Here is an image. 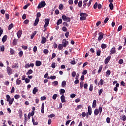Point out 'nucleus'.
I'll return each mask as SVG.
<instances>
[{
    "label": "nucleus",
    "instance_id": "nucleus-51",
    "mask_svg": "<svg viewBox=\"0 0 126 126\" xmlns=\"http://www.w3.org/2000/svg\"><path fill=\"white\" fill-rule=\"evenodd\" d=\"M14 98L15 99H19V98H20V96L18 94H15L14 95Z\"/></svg>",
    "mask_w": 126,
    "mask_h": 126
},
{
    "label": "nucleus",
    "instance_id": "nucleus-36",
    "mask_svg": "<svg viewBox=\"0 0 126 126\" xmlns=\"http://www.w3.org/2000/svg\"><path fill=\"white\" fill-rule=\"evenodd\" d=\"M122 121H123V122H126V115H122Z\"/></svg>",
    "mask_w": 126,
    "mask_h": 126
},
{
    "label": "nucleus",
    "instance_id": "nucleus-58",
    "mask_svg": "<svg viewBox=\"0 0 126 126\" xmlns=\"http://www.w3.org/2000/svg\"><path fill=\"white\" fill-rule=\"evenodd\" d=\"M41 16V13L38 12L36 14V18H39Z\"/></svg>",
    "mask_w": 126,
    "mask_h": 126
},
{
    "label": "nucleus",
    "instance_id": "nucleus-42",
    "mask_svg": "<svg viewBox=\"0 0 126 126\" xmlns=\"http://www.w3.org/2000/svg\"><path fill=\"white\" fill-rule=\"evenodd\" d=\"M51 67H52V68H56V63H52Z\"/></svg>",
    "mask_w": 126,
    "mask_h": 126
},
{
    "label": "nucleus",
    "instance_id": "nucleus-12",
    "mask_svg": "<svg viewBox=\"0 0 126 126\" xmlns=\"http://www.w3.org/2000/svg\"><path fill=\"white\" fill-rule=\"evenodd\" d=\"M88 111L89 115H92V108H91V106H88Z\"/></svg>",
    "mask_w": 126,
    "mask_h": 126
},
{
    "label": "nucleus",
    "instance_id": "nucleus-37",
    "mask_svg": "<svg viewBox=\"0 0 126 126\" xmlns=\"http://www.w3.org/2000/svg\"><path fill=\"white\" fill-rule=\"evenodd\" d=\"M52 84H54V86H57V85L59 84V82H58L57 81H55L52 82Z\"/></svg>",
    "mask_w": 126,
    "mask_h": 126
},
{
    "label": "nucleus",
    "instance_id": "nucleus-39",
    "mask_svg": "<svg viewBox=\"0 0 126 126\" xmlns=\"http://www.w3.org/2000/svg\"><path fill=\"white\" fill-rule=\"evenodd\" d=\"M78 5L79 6V7H81V6H82V1L80 0L79 1L78 3Z\"/></svg>",
    "mask_w": 126,
    "mask_h": 126
},
{
    "label": "nucleus",
    "instance_id": "nucleus-16",
    "mask_svg": "<svg viewBox=\"0 0 126 126\" xmlns=\"http://www.w3.org/2000/svg\"><path fill=\"white\" fill-rule=\"evenodd\" d=\"M6 39H7V35H5L2 38V42L3 43H4L6 41Z\"/></svg>",
    "mask_w": 126,
    "mask_h": 126
},
{
    "label": "nucleus",
    "instance_id": "nucleus-64",
    "mask_svg": "<svg viewBox=\"0 0 126 126\" xmlns=\"http://www.w3.org/2000/svg\"><path fill=\"white\" fill-rule=\"evenodd\" d=\"M22 19H26V14H24L23 16H22Z\"/></svg>",
    "mask_w": 126,
    "mask_h": 126
},
{
    "label": "nucleus",
    "instance_id": "nucleus-28",
    "mask_svg": "<svg viewBox=\"0 0 126 126\" xmlns=\"http://www.w3.org/2000/svg\"><path fill=\"white\" fill-rule=\"evenodd\" d=\"M37 92H38V89L34 88L32 91V93L33 94H36V93H37Z\"/></svg>",
    "mask_w": 126,
    "mask_h": 126
},
{
    "label": "nucleus",
    "instance_id": "nucleus-24",
    "mask_svg": "<svg viewBox=\"0 0 126 126\" xmlns=\"http://www.w3.org/2000/svg\"><path fill=\"white\" fill-rule=\"evenodd\" d=\"M19 116L20 119H21V118L22 117V110L21 109H19Z\"/></svg>",
    "mask_w": 126,
    "mask_h": 126
},
{
    "label": "nucleus",
    "instance_id": "nucleus-48",
    "mask_svg": "<svg viewBox=\"0 0 126 126\" xmlns=\"http://www.w3.org/2000/svg\"><path fill=\"white\" fill-rule=\"evenodd\" d=\"M62 30L63 31V32H66V31H67V29H66L65 27H63L62 28Z\"/></svg>",
    "mask_w": 126,
    "mask_h": 126
},
{
    "label": "nucleus",
    "instance_id": "nucleus-18",
    "mask_svg": "<svg viewBox=\"0 0 126 126\" xmlns=\"http://www.w3.org/2000/svg\"><path fill=\"white\" fill-rule=\"evenodd\" d=\"M62 23H63V20H62V19H60L57 22L56 24L57 26H59L60 25V24H62Z\"/></svg>",
    "mask_w": 126,
    "mask_h": 126
},
{
    "label": "nucleus",
    "instance_id": "nucleus-49",
    "mask_svg": "<svg viewBox=\"0 0 126 126\" xmlns=\"http://www.w3.org/2000/svg\"><path fill=\"white\" fill-rule=\"evenodd\" d=\"M122 29H123V26H120L118 29V32H120V31H121Z\"/></svg>",
    "mask_w": 126,
    "mask_h": 126
},
{
    "label": "nucleus",
    "instance_id": "nucleus-14",
    "mask_svg": "<svg viewBox=\"0 0 126 126\" xmlns=\"http://www.w3.org/2000/svg\"><path fill=\"white\" fill-rule=\"evenodd\" d=\"M21 35H22V31H18L17 32V37L18 38V39H19L20 38V37H21Z\"/></svg>",
    "mask_w": 126,
    "mask_h": 126
},
{
    "label": "nucleus",
    "instance_id": "nucleus-8",
    "mask_svg": "<svg viewBox=\"0 0 126 126\" xmlns=\"http://www.w3.org/2000/svg\"><path fill=\"white\" fill-rule=\"evenodd\" d=\"M61 99L62 103H65V102H66L65 96H64V95H62L61 96Z\"/></svg>",
    "mask_w": 126,
    "mask_h": 126
},
{
    "label": "nucleus",
    "instance_id": "nucleus-63",
    "mask_svg": "<svg viewBox=\"0 0 126 126\" xmlns=\"http://www.w3.org/2000/svg\"><path fill=\"white\" fill-rule=\"evenodd\" d=\"M33 50L34 53H36L37 52V46H34Z\"/></svg>",
    "mask_w": 126,
    "mask_h": 126
},
{
    "label": "nucleus",
    "instance_id": "nucleus-50",
    "mask_svg": "<svg viewBox=\"0 0 126 126\" xmlns=\"http://www.w3.org/2000/svg\"><path fill=\"white\" fill-rule=\"evenodd\" d=\"M89 90L91 92L93 90V85H92V84L90 85Z\"/></svg>",
    "mask_w": 126,
    "mask_h": 126
},
{
    "label": "nucleus",
    "instance_id": "nucleus-3",
    "mask_svg": "<svg viewBox=\"0 0 126 126\" xmlns=\"http://www.w3.org/2000/svg\"><path fill=\"white\" fill-rule=\"evenodd\" d=\"M80 20H86V17L88 16V15L85 13H81L80 14Z\"/></svg>",
    "mask_w": 126,
    "mask_h": 126
},
{
    "label": "nucleus",
    "instance_id": "nucleus-31",
    "mask_svg": "<svg viewBox=\"0 0 126 126\" xmlns=\"http://www.w3.org/2000/svg\"><path fill=\"white\" fill-rule=\"evenodd\" d=\"M13 28V24H10L8 26V30H11V29H12Z\"/></svg>",
    "mask_w": 126,
    "mask_h": 126
},
{
    "label": "nucleus",
    "instance_id": "nucleus-56",
    "mask_svg": "<svg viewBox=\"0 0 126 126\" xmlns=\"http://www.w3.org/2000/svg\"><path fill=\"white\" fill-rule=\"evenodd\" d=\"M6 99H7V102H8V101H9V100H10V96H9V95L7 94V95H6Z\"/></svg>",
    "mask_w": 126,
    "mask_h": 126
},
{
    "label": "nucleus",
    "instance_id": "nucleus-13",
    "mask_svg": "<svg viewBox=\"0 0 126 126\" xmlns=\"http://www.w3.org/2000/svg\"><path fill=\"white\" fill-rule=\"evenodd\" d=\"M40 20V19L39 18H36L34 23V26H37L38 25V23H39V21Z\"/></svg>",
    "mask_w": 126,
    "mask_h": 126
},
{
    "label": "nucleus",
    "instance_id": "nucleus-57",
    "mask_svg": "<svg viewBox=\"0 0 126 126\" xmlns=\"http://www.w3.org/2000/svg\"><path fill=\"white\" fill-rule=\"evenodd\" d=\"M40 99L41 100H42L43 101H44L47 99V97H46V96H41Z\"/></svg>",
    "mask_w": 126,
    "mask_h": 126
},
{
    "label": "nucleus",
    "instance_id": "nucleus-59",
    "mask_svg": "<svg viewBox=\"0 0 126 126\" xmlns=\"http://www.w3.org/2000/svg\"><path fill=\"white\" fill-rule=\"evenodd\" d=\"M29 23V20H26L24 21V24H28Z\"/></svg>",
    "mask_w": 126,
    "mask_h": 126
},
{
    "label": "nucleus",
    "instance_id": "nucleus-55",
    "mask_svg": "<svg viewBox=\"0 0 126 126\" xmlns=\"http://www.w3.org/2000/svg\"><path fill=\"white\" fill-rule=\"evenodd\" d=\"M97 6H98V3L97 2H95L94 3V9H96V8H97Z\"/></svg>",
    "mask_w": 126,
    "mask_h": 126
},
{
    "label": "nucleus",
    "instance_id": "nucleus-19",
    "mask_svg": "<svg viewBox=\"0 0 126 126\" xmlns=\"http://www.w3.org/2000/svg\"><path fill=\"white\" fill-rule=\"evenodd\" d=\"M18 63H15L14 65H12V68H18Z\"/></svg>",
    "mask_w": 126,
    "mask_h": 126
},
{
    "label": "nucleus",
    "instance_id": "nucleus-35",
    "mask_svg": "<svg viewBox=\"0 0 126 126\" xmlns=\"http://www.w3.org/2000/svg\"><path fill=\"white\" fill-rule=\"evenodd\" d=\"M100 55H101V50H97L96 51V56L99 57V56H100Z\"/></svg>",
    "mask_w": 126,
    "mask_h": 126
},
{
    "label": "nucleus",
    "instance_id": "nucleus-23",
    "mask_svg": "<svg viewBox=\"0 0 126 126\" xmlns=\"http://www.w3.org/2000/svg\"><path fill=\"white\" fill-rule=\"evenodd\" d=\"M16 82L17 85H19L20 84H21L22 81H21V80H19V79H17L16 80Z\"/></svg>",
    "mask_w": 126,
    "mask_h": 126
},
{
    "label": "nucleus",
    "instance_id": "nucleus-1",
    "mask_svg": "<svg viewBox=\"0 0 126 126\" xmlns=\"http://www.w3.org/2000/svg\"><path fill=\"white\" fill-rule=\"evenodd\" d=\"M102 111H103V108L101 106H99L98 109H95L94 111V114L95 116H98L99 115V113L100 115H101V113H102Z\"/></svg>",
    "mask_w": 126,
    "mask_h": 126
},
{
    "label": "nucleus",
    "instance_id": "nucleus-10",
    "mask_svg": "<svg viewBox=\"0 0 126 126\" xmlns=\"http://www.w3.org/2000/svg\"><path fill=\"white\" fill-rule=\"evenodd\" d=\"M35 65L36 66H40V65H42V62L40 61H36L35 62Z\"/></svg>",
    "mask_w": 126,
    "mask_h": 126
},
{
    "label": "nucleus",
    "instance_id": "nucleus-54",
    "mask_svg": "<svg viewBox=\"0 0 126 126\" xmlns=\"http://www.w3.org/2000/svg\"><path fill=\"white\" fill-rule=\"evenodd\" d=\"M110 122L111 121H110V118L107 117L106 118V122L107 123V124H110Z\"/></svg>",
    "mask_w": 126,
    "mask_h": 126
},
{
    "label": "nucleus",
    "instance_id": "nucleus-2",
    "mask_svg": "<svg viewBox=\"0 0 126 126\" xmlns=\"http://www.w3.org/2000/svg\"><path fill=\"white\" fill-rule=\"evenodd\" d=\"M46 6V2L45 1H41L39 4L37 8L40 9V8H43Z\"/></svg>",
    "mask_w": 126,
    "mask_h": 126
},
{
    "label": "nucleus",
    "instance_id": "nucleus-4",
    "mask_svg": "<svg viewBox=\"0 0 126 126\" xmlns=\"http://www.w3.org/2000/svg\"><path fill=\"white\" fill-rule=\"evenodd\" d=\"M6 69L8 75H11V74H12V69L9 66H7Z\"/></svg>",
    "mask_w": 126,
    "mask_h": 126
},
{
    "label": "nucleus",
    "instance_id": "nucleus-60",
    "mask_svg": "<svg viewBox=\"0 0 126 126\" xmlns=\"http://www.w3.org/2000/svg\"><path fill=\"white\" fill-rule=\"evenodd\" d=\"M22 49H23L24 50H27V49H28V47L26 46H25V45L22 46Z\"/></svg>",
    "mask_w": 126,
    "mask_h": 126
},
{
    "label": "nucleus",
    "instance_id": "nucleus-20",
    "mask_svg": "<svg viewBox=\"0 0 126 126\" xmlns=\"http://www.w3.org/2000/svg\"><path fill=\"white\" fill-rule=\"evenodd\" d=\"M65 93V90L64 89H61L60 90V95H63L64 93Z\"/></svg>",
    "mask_w": 126,
    "mask_h": 126
},
{
    "label": "nucleus",
    "instance_id": "nucleus-41",
    "mask_svg": "<svg viewBox=\"0 0 126 126\" xmlns=\"http://www.w3.org/2000/svg\"><path fill=\"white\" fill-rule=\"evenodd\" d=\"M103 91H104V90H103L102 89H101L98 91V95H99V96H100V95H101L102 94V93H103Z\"/></svg>",
    "mask_w": 126,
    "mask_h": 126
},
{
    "label": "nucleus",
    "instance_id": "nucleus-29",
    "mask_svg": "<svg viewBox=\"0 0 126 126\" xmlns=\"http://www.w3.org/2000/svg\"><path fill=\"white\" fill-rule=\"evenodd\" d=\"M13 45H14V46H16L17 45V39H14L13 41Z\"/></svg>",
    "mask_w": 126,
    "mask_h": 126
},
{
    "label": "nucleus",
    "instance_id": "nucleus-46",
    "mask_svg": "<svg viewBox=\"0 0 126 126\" xmlns=\"http://www.w3.org/2000/svg\"><path fill=\"white\" fill-rule=\"evenodd\" d=\"M43 53L44 54H49V50L47 49H44Z\"/></svg>",
    "mask_w": 126,
    "mask_h": 126
},
{
    "label": "nucleus",
    "instance_id": "nucleus-62",
    "mask_svg": "<svg viewBox=\"0 0 126 126\" xmlns=\"http://www.w3.org/2000/svg\"><path fill=\"white\" fill-rule=\"evenodd\" d=\"M25 82H26V83H29V82H30V79H29L28 78H26Z\"/></svg>",
    "mask_w": 126,
    "mask_h": 126
},
{
    "label": "nucleus",
    "instance_id": "nucleus-34",
    "mask_svg": "<svg viewBox=\"0 0 126 126\" xmlns=\"http://www.w3.org/2000/svg\"><path fill=\"white\" fill-rule=\"evenodd\" d=\"M59 8L60 10H63V4H60Z\"/></svg>",
    "mask_w": 126,
    "mask_h": 126
},
{
    "label": "nucleus",
    "instance_id": "nucleus-11",
    "mask_svg": "<svg viewBox=\"0 0 126 126\" xmlns=\"http://www.w3.org/2000/svg\"><path fill=\"white\" fill-rule=\"evenodd\" d=\"M96 104H97V101H96V100H94L93 102L92 108L93 109H95V108H96Z\"/></svg>",
    "mask_w": 126,
    "mask_h": 126
},
{
    "label": "nucleus",
    "instance_id": "nucleus-32",
    "mask_svg": "<svg viewBox=\"0 0 126 126\" xmlns=\"http://www.w3.org/2000/svg\"><path fill=\"white\" fill-rule=\"evenodd\" d=\"M65 85H66V82L65 81H63L62 83V87H65Z\"/></svg>",
    "mask_w": 126,
    "mask_h": 126
},
{
    "label": "nucleus",
    "instance_id": "nucleus-5",
    "mask_svg": "<svg viewBox=\"0 0 126 126\" xmlns=\"http://www.w3.org/2000/svg\"><path fill=\"white\" fill-rule=\"evenodd\" d=\"M104 33H103V32H100L98 33V41L99 42H100V41H101L102 40V39H103V37L104 36Z\"/></svg>",
    "mask_w": 126,
    "mask_h": 126
},
{
    "label": "nucleus",
    "instance_id": "nucleus-9",
    "mask_svg": "<svg viewBox=\"0 0 126 126\" xmlns=\"http://www.w3.org/2000/svg\"><path fill=\"white\" fill-rule=\"evenodd\" d=\"M41 39H42L41 41V44H45V43L47 42V38H46V37L42 36L41 37Z\"/></svg>",
    "mask_w": 126,
    "mask_h": 126
},
{
    "label": "nucleus",
    "instance_id": "nucleus-6",
    "mask_svg": "<svg viewBox=\"0 0 126 126\" xmlns=\"http://www.w3.org/2000/svg\"><path fill=\"white\" fill-rule=\"evenodd\" d=\"M111 60V56H109L108 57H107L105 61H104V63L105 64H108L109 63V62H110V60Z\"/></svg>",
    "mask_w": 126,
    "mask_h": 126
},
{
    "label": "nucleus",
    "instance_id": "nucleus-43",
    "mask_svg": "<svg viewBox=\"0 0 126 126\" xmlns=\"http://www.w3.org/2000/svg\"><path fill=\"white\" fill-rule=\"evenodd\" d=\"M19 56L20 58L22 57V56H23V51H21L19 52Z\"/></svg>",
    "mask_w": 126,
    "mask_h": 126
},
{
    "label": "nucleus",
    "instance_id": "nucleus-21",
    "mask_svg": "<svg viewBox=\"0 0 126 126\" xmlns=\"http://www.w3.org/2000/svg\"><path fill=\"white\" fill-rule=\"evenodd\" d=\"M33 73V70L32 69H30L28 70L27 73V75H30V74H32Z\"/></svg>",
    "mask_w": 126,
    "mask_h": 126
},
{
    "label": "nucleus",
    "instance_id": "nucleus-38",
    "mask_svg": "<svg viewBox=\"0 0 126 126\" xmlns=\"http://www.w3.org/2000/svg\"><path fill=\"white\" fill-rule=\"evenodd\" d=\"M102 49H106L107 48V45L104 43H102L101 46Z\"/></svg>",
    "mask_w": 126,
    "mask_h": 126
},
{
    "label": "nucleus",
    "instance_id": "nucleus-15",
    "mask_svg": "<svg viewBox=\"0 0 126 126\" xmlns=\"http://www.w3.org/2000/svg\"><path fill=\"white\" fill-rule=\"evenodd\" d=\"M110 53L113 55V54H116V47H114L110 50Z\"/></svg>",
    "mask_w": 126,
    "mask_h": 126
},
{
    "label": "nucleus",
    "instance_id": "nucleus-17",
    "mask_svg": "<svg viewBox=\"0 0 126 126\" xmlns=\"http://www.w3.org/2000/svg\"><path fill=\"white\" fill-rule=\"evenodd\" d=\"M45 108V104L44 102L42 103L41 105V113L42 114H44V108Z\"/></svg>",
    "mask_w": 126,
    "mask_h": 126
},
{
    "label": "nucleus",
    "instance_id": "nucleus-22",
    "mask_svg": "<svg viewBox=\"0 0 126 126\" xmlns=\"http://www.w3.org/2000/svg\"><path fill=\"white\" fill-rule=\"evenodd\" d=\"M32 124L33 125V126H37L38 125V122H35V120H34V118H32Z\"/></svg>",
    "mask_w": 126,
    "mask_h": 126
},
{
    "label": "nucleus",
    "instance_id": "nucleus-25",
    "mask_svg": "<svg viewBox=\"0 0 126 126\" xmlns=\"http://www.w3.org/2000/svg\"><path fill=\"white\" fill-rule=\"evenodd\" d=\"M44 22L45 24L49 25V23H50V19H45Z\"/></svg>",
    "mask_w": 126,
    "mask_h": 126
},
{
    "label": "nucleus",
    "instance_id": "nucleus-27",
    "mask_svg": "<svg viewBox=\"0 0 126 126\" xmlns=\"http://www.w3.org/2000/svg\"><path fill=\"white\" fill-rule=\"evenodd\" d=\"M13 101H14V98H12L11 99H10L8 102H9V105H12V103H13Z\"/></svg>",
    "mask_w": 126,
    "mask_h": 126
},
{
    "label": "nucleus",
    "instance_id": "nucleus-45",
    "mask_svg": "<svg viewBox=\"0 0 126 126\" xmlns=\"http://www.w3.org/2000/svg\"><path fill=\"white\" fill-rule=\"evenodd\" d=\"M63 46L62 44H59L58 46V49L59 50H63Z\"/></svg>",
    "mask_w": 126,
    "mask_h": 126
},
{
    "label": "nucleus",
    "instance_id": "nucleus-52",
    "mask_svg": "<svg viewBox=\"0 0 126 126\" xmlns=\"http://www.w3.org/2000/svg\"><path fill=\"white\" fill-rule=\"evenodd\" d=\"M108 21H109V18L107 17L105 19V20L104 21V23H105V24H106V23H107L108 22Z\"/></svg>",
    "mask_w": 126,
    "mask_h": 126
},
{
    "label": "nucleus",
    "instance_id": "nucleus-40",
    "mask_svg": "<svg viewBox=\"0 0 126 126\" xmlns=\"http://www.w3.org/2000/svg\"><path fill=\"white\" fill-rule=\"evenodd\" d=\"M57 97H58V94H54L52 96V99H53V100H56L57 99Z\"/></svg>",
    "mask_w": 126,
    "mask_h": 126
},
{
    "label": "nucleus",
    "instance_id": "nucleus-7",
    "mask_svg": "<svg viewBox=\"0 0 126 126\" xmlns=\"http://www.w3.org/2000/svg\"><path fill=\"white\" fill-rule=\"evenodd\" d=\"M62 44L63 47H66V45H68V41H66V39H63Z\"/></svg>",
    "mask_w": 126,
    "mask_h": 126
},
{
    "label": "nucleus",
    "instance_id": "nucleus-53",
    "mask_svg": "<svg viewBox=\"0 0 126 126\" xmlns=\"http://www.w3.org/2000/svg\"><path fill=\"white\" fill-rule=\"evenodd\" d=\"M10 52L12 55H14V50L13 49L10 48Z\"/></svg>",
    "mask_w": 126,
    "mask_h": 126
},
{
    "label": "nucleus",
    "instance_id": "nucleus-26",
    "mask_svg": "<svg viewBox=\"0 0 126 126\" xmlns=\"http://www.w3.org/2000/svg\"><path fill=\"white\" fill-rule=\"evenodd\" d=\"M102 69H103V65H100L98 70L97 71L98 73H100L101 72V71H102Z\"/></svg>",
    "mask_w": 126,
    "mask_h": 126
},
{
    "label": "nucleus",
    "instance_id": "nucleus-33",
    "mask_svg": "<svg viewBox=\"0 0 126 126\" xmlns=\"http://www.w3.org/2000/svg\"><path fill=\"white\" fill-rule=\"evenodd\" d=\"M62 18L63 20V21H65V20H66V19L67 18V17H66V16H65V15H63L62 17Z\"/></svg>",
    "mask_w": 126,
    "mask_h": 126
},
{
    "label": "nucleus",
    "instance_id": "nucleus-61",
    "mask_svg": "<svg viewBox=\"0 0 126 126\" xmlns=\"http://www.w3.org/2000/svg\"><path fill=\"white\" fill-rule=\"evenodd\" d=\"M48 118H54L55 117V114H52L48 116Z\"/></svg>",
    "mask_w": 126,
    "mask_h": 126
},
{
    "label": "nucleus",
    "instance_id": "nucleus-47",
    "mask_svg": "<svg viewBox=\"0 0 126 126\" xmlns=\"http://www.w3.org/2000/svg\"><path fill=\"white\" fill-rule=\"evenodd\" d=\"M0 51L1 52H4V46L3 45L0 46Z\"/></svg>",
    "mask_w": 126,
    "mask_h": 126
},
{
    "label": "nucleus",
    "instance_id": "nucleus-30",
    "mask_svg": "<svg viewBox=\"0 0 126 126\" xmlns=\"http://www.w3.org/2000/svg\"><path fill=\"white\" fill-rule=\"evenodd\" d=\"M109 7L111 10H113V9H114V5L113 4V3H110L109 4Z\"/></svg>",
    "mask_w": 126,
    "mask_h": 126
},
{
    "label": "nucleus",
    "instance_id": "nucleus-44",
    "mask_svg": "<svg viewBox=\"0 0 126 126\" xmlns=\"http://www.w3.org/2000/svg\"><path fill=\"white\" fill-rule=\"evenodd\" d=\"M119 64H123L124 63V60L123 59L119 60L118 62Z\"/></svg>",
    "mask_w": 126,
    "mask_h": 126
}]
</instances>
